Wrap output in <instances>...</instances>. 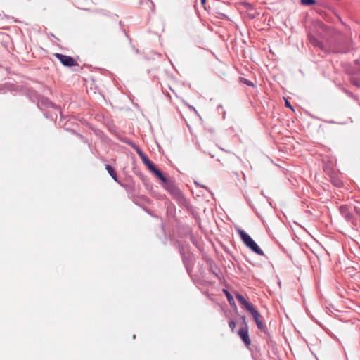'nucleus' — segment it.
<instances>
[{
    "label": "nucleus",
    "instance_id": "1",
    "mask_svg": "<svg viewBox=\"0 0 360 360\" xmlns=\"http://www.w3.org/2000/svg\"><path fill=\"white\" fill-rule=\"evenodd\" d=\"M249 315L251 319L255 323L259 330L264 333H267L268 328L265 323L264 316L257 309V308L249 302Z\"/></svg>",
    "mask_w": 360,
    "mask_h": 360
},
{
    "label": "nucleus",
    "instance_id": "2",
    "mask_svg": "<svg viewBox=\"0 0 360 360\" xmlns=\"http://www.w3.org/2000/svg\"><path fill=\"white\" fill-rule=\"evenodd\" d=\"M55 56L65 66L72 67L78 65L77 62L71 56H65L61 53H56Z\"/></svg>",
    "mask_w": 360,
    "mask_h": 360
},
{
    "label": "nucleus",
    "instance_id": "3",
    "mask_svg": "<svg viewBox=\"0 0 360 360\" xmlns=\"http://www.w3.org/2000/svg\"><path fill=\"white\" fill-rule=\"evenodd\" d=\"M148 168L154 174H155L162 182V186L166 187L167 184V179L166 177L162 174V172L156 168L155 165L151 162L148 166Z\"/></svg>",
    "mask_w": 360,
    "mask_h": 360
},
{
    "label": "nucleus",
    "instance_id": "4",
    "mask_svg": "<svg viewBox=\"0 0 360 360\" xmlns=\"http://www.w3.org/2000/svg\"><path fill=\"white\" fill-rule=\"evenodd\" d=\"M249 249L257 255L266 257L264 251L257 243L249 236Z\"/></svg>",
    "mask_w": 360,
    "mask_h": 360
},
{
    "label": "nucleus",
    "instance_id": "5",
    "mask_svg": "<svg viewBox=\"0 0 360 360\" xmlns=\"http://www.w3.org/2000/svg\"><path fill=\"white\" fill-rule=\"evenodd\" d=\"M340 212L342 215L348 221H350L353 216L352 214L348 211V209L346 206H342L340 207Z\"/></svg>",
    "mask_w": 360,
    "mask_h": 360
},
{
    "label": "nucleus",
    "instance_id": "6",
    "mask_svg": "<svg viewBox=\"0 0 360 360\" xmlns=\"http://www.w3.org/2000/svg\"><path fill=\"white\" fill-rule=\"evenodd\" d=\"M105 169L109 173V174L111 176V177L115 181H118L117 175L115 169L109 165H105Z\"/></svg>",
    "mask_w": 360,
    "mask_h": 360
},
{
    "label": "nucleus",
    "instance_id": "7",
    "mask_svg": "<svg viewBox=\"0 0 360 360\" xmlns=\"http://www.w3.org/2000/svg\"><path fill=\"white\" fill-rule=\"evenodd\" d=\"M238 335L240 336L245 344L248 345V330L244 328H241L238 331Z\"/></svg>",
    "mask_w": 360,
    "mask_h": 360
},
{
    "label": "nucleus",
    "instance_id": "8",
    "mask_svg": "<svg viewBox=\"0 0 360 360\" xmlns=\"http://www.w3.org/2000/svg\"><path fill=\"white\" fill-rule=\"evenodd\" d=\"M309 40L311 44H313L315 46H318L322 49V44L314 37L310 35L309 37Z\"/></svg>",
    "mask_w": 360,
    "mask_h": 360
},
{
    "label": "nucleus",
    "instance_id": "9",
    "mask_svg": "<svg viewBox=\"0 0 360 360\" xmlns=\"http://www.w3.org/2000/svg\"><path fill=\"white\" fill-rule=\"evenodd\" d=\"M236 299L245 309H248V302L241 295L237 294Z\"/></svg>",
    "mask_w": 360,
    "mask_h": 360
},
{
    "label": "nucleus",
    "instance_id": "10",
    "mask_svg": "<svg viewBox=\"0 0 360 360\" xmlns=\"http://www.w3.org/2000/svg\"><path fill=\"white\" fill-rule=\"evenodd\" d=\"M223 292L226 295L229 304L231 305H233L234 304V300H233V296L229 293V292L227 290L224 289Z\"/></svg>",
    "mask_w": 360,
    "mask_h": 360
},
{
    "label": "nucleus",
    "instance_id": "11",
    "mask_svg": "<svg viewBox=\"0 0 360 360\" xmlns=\"http://www.w3.org/2000/svg\"><path fill=\"white\" fill-rule=\"evenodd\" d=\"M238 233L241 236V238L244 243L248 246V234L242 230H238Z\"/></svg>",
    "mask_w": 360,
    "mask_h": 360
},
{
    "label": "nucleus",
    "instance_id": "12",
    "mask_svg": "<svg viewBox=\"0 0 360 360\" xmlns=\"http://www.w3.org/2000/svg\"><path fill=\"white\" fill-rule=\"evenodd\" d=\"M238 233L241 236V238L244 243L248 246V234L242 230H238Z\"/></svg>",
    "mask_w": 360,
    "mask_h": 360
},
{
    "label": "nucleus",
    "instance_id": "13",
    "mask_svg": "<svg viewBox=\"0 0 360 360\" xmlns=\"http://www.w3.org/2000/svg\"><path fill=\"white\" fill-rule=\"evenodd\" d=\"M143 161V162L148 166L150 163H151V161L148 158V157L144 154L140 157Z\"/></svg>",
    "mask_w": 360,
    "mask_h": 360
},
{
    "label": "nucleus",
    "instance_id": "14",
    "mask_svg": "<svg viewBox=\"0 0 360 360\" xmlns=\"http://www.w3.org/2000/svg\"><path fill=\"white\" fill-rule=\"evenodd\" d=\"M143 161V162L148 166L150 163H151V161L148 158V157L144 154L140 157Z\"/></svg>",
    "mask_w": 360,
    "mask_h": 360
},
{
    "label": "nucleus",
    "instance_id": "15",
    "mask_svg": "<svg viewBox=\"0 0 360 360\" xmlns=\"http://www.w3.org/2000/svg\"><path fill=\"white\" fill-rule=\"evenodd\" d=\"M143 161V162L148 166L150 163H151V161L148 158V157L144 154L140 157Z\"/></svg>",
    "mask_w": 360,
    "mask_h": 360
},
{
    "label": "nucleus",
    "instance_id": "16",
    "mask_svg": "<svg viewBox=\"0 0 360 360\" xmlns=\"http://www.w3.org/2000/svg\"><path fill=\"white\" fill-rule=\"evenodd\" d=\"M143 161V162L148 166L150 163H151V161L148 158V157L144 154L140 157Z\"/></svg>",
    "mask_w": 360,
    "mask_h": 360
},
{
    "label": "nucleus",
    "instance_id": "17",
    "mask_svg": "<svg viewBox=\"0 0 360 360\" xmlns=\"http://www.w3.org/2000/svg\"><path fill=\"white\" fill-rule=\"evenodd\" d=\"M301 4L303 5H313L316 3L315 0H300Z\"/></svg>",
    "mask_w": 360,
    "mask_h": 360
},
{
    "label": "nucleus",
    "instance_id": "18",
    "mask_svg": "<svg viewBox=\"0 0 360 360\" xmlns=\"http://www.w3.org/2000/svg\"><path fill=\"white\" fill-rule=\"evenodd\" d=\"M251 5L249 4V19L254 18L255 16L256 11H254L253 13H250Z\"/></svg>",
    "mask_w": 360,
    "mask_h": 360
},
{
    "label": "nucleus",
    "instance_id": "19",
    "mask_svg": "<svg viewBox=\"0 0 360 360\" xmlns=\"http://www.w3.org/2000/svg\"><path fill=\"white\" fill-rule=\"evenodd\" d=\"M229 327L231 328L232 330H234V328H236V323L233 321H231L229 323Z\"/></svg>",
    "mask_w": 360,
    "mask_h": 360
},
{
    "label": "nucleus",
    "instance_id": "20",
    "mask_svg": "<svg viewBox=\"0 0 360 360\" xmlns=\"http://www.w3.org/2000/svg\"><path fill=\"white\" fill-rule=\"evenodd\" d=\"M136 152L139 157H141V155H144V153L138 148H136Z\"/></svg>",
    "mask_w": 360,
    "mask_h": 360
},
{
    "label": "nucleus",
    "instance_id": "21",
    "mask_svg": "<svg viewBox=\"0 0 360 360\" xmlns=\"http://www.w3.org/2000/svg\"><path fill=\"white\" fill-rule=\"evenodd\" d=\"M285 106L290 108V109L293 110L292 105H290V102L287 100L285 101Z\"/></svg>",
    "mask_w": 360,
    "mask_h": 360
},
{
    "label": "nucleus",
    "instance_id": "22",
    "mask_svg": "<svg viewBox=\"0 0 360 360\" xmlns=\"http://www.w3.org/2000/svg\"><path fill=\"white\" fill-rule=\"evenodd\" d=\"M355 211L360 216V209H359L358 207H355Z\"/></svg>",
    "mask_w": 360,
    "mask_h": 360
},
{
    "label": "nucleus",
    "instance_id": "23",
    "mask_svg": "<svg viewBox=\"0 0 360 360\" xmlns=\"http://www.w3.org/2000/svg\"><path fill=\"white\" fill-rule=\"evenodd\" d=\"M352 83L357 86H360V84L357 81H353Z\"/></svg>",
    "mask_w": 360,
    "mask_h": 360
},
{
    "label": "nucleus",
    "instance_id": "24",
    "mask_svg": "<svg viewBox=\"0 0 360 360\" xmlns=\"http://www.w3.org/2000/svg\"><path fill=\"white\" fill-rule=\"evenodd\" d=\"M241 81H243L245 84H248V80L245 78H240Z\"/></svg>",
    "mask_w": 360,
    "mask_h": 360
},
{
    "label": "nucleus",
    "instance_id": "25",
    "mask_svg": "<svg viewBox=\"0 0 360 360\" xmlns=\"http://www.w3.org/2000/svg\"><path fill=\"white\" fill-rule=\"evenodd\" d=\"M248 85H249V86H254L253 83L252 82H250V81H249Z\"/></svg>",
    "mask_w": 360,
    "mask_h": 360
},
{
    "label": "nucleus",
    "instance_id": "26",
    "mask_svg": "<svg viewBox=\"0 0 360 360\" xmlns=\"http://www.w3.org/2000/svg\"><path fill=\"white\" fill-rule=\"evenodd\" d=\"M144 1H146V3H150V4H153L150 0H143Z\"/></svg>",
    "mask_w": 360,
    "mask_h": 360
},
{
    "label": "nucleus",
    "instance_id": "27",
    "mask_svg": "<svg viewBox=\"0 0 360 360\" xmlns=\"http://www.w3.org/2000/svg\"><path fill=\"white\" fill-rule=\"evenodd\" d=\"M201 3L202 5H204L205 4V0H201Z\"/></svg>",
    "mask_w": 360,
    "mask_h": 360
}]
</instances>
